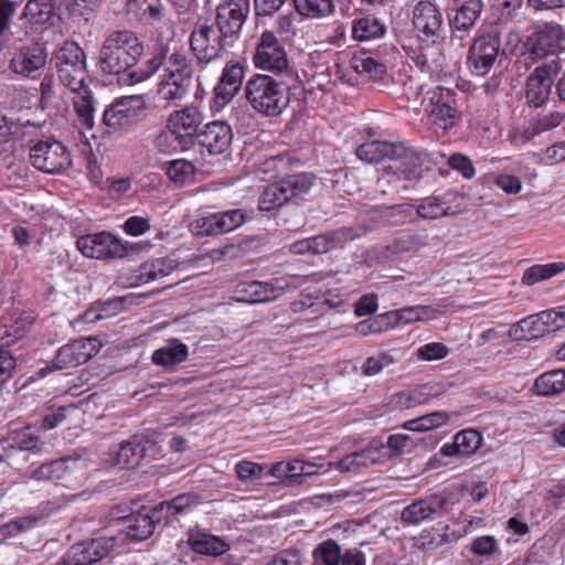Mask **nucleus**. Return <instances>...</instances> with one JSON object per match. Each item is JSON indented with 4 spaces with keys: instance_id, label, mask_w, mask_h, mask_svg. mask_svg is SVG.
Segmentation results:
<instances>
[{
    "instance_id": "nucleus-1",
    "label": "nucleus",
    "mask_w": 565,
    "mask_h": 565,
    "mask_svg": "<svg viewBox=\"0 0 565 565\" xmlns=\"http://www.w3.org/2000/svg\"><path fill=\"white\" fill-rule=\"evenodd\" d=\"M168 53V45L160 44L151 58L134 70L143 55V44L137 34L129 30L111 31L104 40L98 63L103 73L121 75L120 83L135 85L149 79L157 73Z\"/></svg>"
},
{
    "instance_id": "nucleus-2",
    "label": "nucleus",
    "mask_w": 565,
    "mask_h": 565,
    "mask_svg": "<svg viewBox=\"0 0 565 565\" xmlns=\"http://www.w3.org/2000/svg\"><path fill=\"white\" fill-rule=\"evenodd\" d=\"M60 83L76 94L74 109L83 128L94 127V103L88 78L86 55L83 49L73 41H66L56 50L52 57Z\"/></svg>"
},
{
    "instance_id": "nucleus-3",
    "label": "nucleus",
    "mask_w": 565,
    "mask_h": 565,
    "mask_svg": "<svg viewBox=\"0 0 565 565\" xmlns=\"http://www.w3.org/2000/svg\"><path fill=\"white\" fill-rule=\"evenodd\" d=\"M244 96L255 111L266 117L280 116L290 104L289 86L267 74L250 76L245 83Z\"/></svg>"
},
{
    "instance_id": "nucleus-4",
    "label": "nucleus",
    "mask_w": 565,
    "mask_h": 565,
    "mask_svg": "<svg viewBox=\"0 0 565 565\" xmlns=\"http://www.w3.org/2000/svg\"><path fill=\"white\" fill-rule=\"evenodd\" d=\"M199 504V497L190 493L177 495L171 501L157 504L148 514H136L128 519L126 534L129 539L142 541L154 531L157 523H171L180 515L190 513Z\"/></svg>"
},
{
    "instance_id": "nucleus-5",
    "label": "nucleus",
    "mask_w": 565,
    "mask_h": 565,
    "mask_svg": "<svg viewBox=\"0 0 565 565\" xmlns=\"http://www.w3.org/2000/svg\"><path fill=\"white\" fill-rule=\"evenodd\" d=\"M161 67L157 97L167 105H178L190 94L193 86L192 62L181 52H168Z\"/></svg>"
},
{
    "instance_id": "nucleus-6",
    "label": "nucleus",
    "mask_w": 565,
    "mask_h": 565,
    "mask_svg": "<svg viewBox=\"0 0 565 565\" xmlns=\"http://www.w3.org/2000/svg\"><path fill=\"white\" fill-rule=\"evenodd\" d=\"M313 180V174L303 172L288 175L267 185L259 198V209L271 211L281 207L292 199L307 193L312 186Z\"/></svg>"
},
{
    "instance_id": "nucleus-7",
    "label": "nucleus",
    "mask_w": 565,
    "mask_h": 565,
    "mask_svg": "<svg viewBox=\"0 0 565 565\" xmlns=\"http://www.w3.org/2000/svg\"><path fill=\"white\" fill-rule=\"evenodd\" d=\"M230 39L209 24H198L190 35V49L199 66H205L226 54Z\"/></svg>"
},
{
    "instance_id": "nucleus-8",
    "label": "nucleus",
    "mask_w": 565,
    "mask_h": 565,
    "mask_svg": "<svg viewBox=\"0 0 565 565\" xmlns=\"http://www.w3.org/2000/svg\"><path fill=\"white\" fill-rule=\"evenodd\" d=\"M526 47L536 58L565 52V28L555 21L536 24L526 39Z\"/></svg>"
},
{
    "instance_id": "nucleus-9",
    "label": "nucleus",
    "mask_w": 565,
    "mask_h": 565,
    "mask_svg": "<svg viewBox=\"0 0 565 565\" xmlns=\"http://www.w3.org/2000/svg\"><path fill=\"white\" fill-rule=\"evenodd\" d=\"M455 95L451 89L440 86L426 92L422 105L425 106L435 126L449 129L456 125L459 111L456 106Z\"/></svg>"
},
{
    "instance_id": "nucleus-10",
    "label": "nucleus",
    "mask_w": 565,
    "mask_h": 565,
    "mask_svg": "<svg viewBox=\"0 0 565 565\" xmlns=\"http://www.w3.org/2000/svg\"><path fill=\"white\" fill-rule=\"evenodd\" d=\"M30 160L34 168L46 173H58L71 166L66 147L50 138L38 141L31 148Z\"/></svg>"
},
{
    "instance_id": "nucleus-11",
    "label": "nucleus",
    "mask_w": 565,
    "mask_h": 565,
    "mask_svg": "<svg viewBox=\"0 0 565 565\" xmlns=\"http://www.w3.org/2000/svg\"><path fill=\"white\" fill-rule=\"evenodd\" d=\"M42 445L29 428L10 433L0 441V461L20 468L29 460V452H39Z\"/></svg>"
},
{
    "instance_id": "nucleus-12",
    "label": "nucleus",
    "mask_w": 565,
    "mask_h": 565,
    "mask_svg": "<svg viewBox=\"0 0 565 565\" xmlns=\"http://www.w3.org/2000/svg\"><path fill=\"white\" fill-rule=\"evenodd\" d=\"M257 68L278 74H289V61L284 46L273 32L260 35L253 57Z\"/></svg>"
},
{
    "instance_id": "nucleus-13",
    "label": "nucleus",
    "mask_w": 565,
    "mask_h": 565,
    "mask_svg": "<svg viewBox=\"0 0 565 565\" xmlns=\"http://www.w3.org/2000/svg\"><path fill=\"white\" fill-rule=\"evenodd\" d=\"M76 246L88 258H122L128 253V247L119 238L108 232L81 236Z\"/></svg>"
},
{
    "instance_id": "nucleus-14",
    "label": "nucleus",
    "mask_w": 565,
    "mask_h": 565,
    "mask_svg": "<svg viewBox=\"0 0 565 565\" xmlns=\"http://www.w3.org/2000/svg\"><path fill=\"white\" fill-rule=\"evenodd\" d=\"M412 23L419 39L443 40V14L429 0L418 1L412 11Z\"/></svg>"
},
{
    "instance_id": "nucleus-15",
    "label": "nucleus",
    "mask_w": 565,
    "mask_h": 565,
    "mask_svg": "<svg viewBox=\"0 0 565 565\" xmlns=\"http://www.w3.org/2000/svg\"><path fill=\"white\" fill-rule=\"evenodd\" d=\"M559 62L554 60L539 65L526 79V99L534 107L544 105L552 93L553 78L559 73Z\"/></svg>"
},
{
    "instance_id": "nucleus-16",
    "label": "nucleus",
    "mask_w": 565,
    "mask_h": 565,
    "mask_svg": "<svg viewBox=\"0 0 565 565\" xmlns=\"http://www.w3.org/2000/svg\"><path fill=\"white\" fill-rule=\"evenodd\" d=\"M500 38L497 33L483 34L475 39L468 53V64L471 72L484 76L490 72L498 58Z\"/></svg>"
},
{
    "instance_id": "nucleus-17",
    "label": "nucleus",
    "mask_w": 565,
    "mask_h": 565,
    "mask_svg": "<svg viewBox=\"0 0 565 565\" xmlns=\"http://www.w3.org/2000/svg\"><path fill=\"white\" fill-rule=\"evenodd\" d=\"M249 12V0H224L216 10L215 22L220 33L230 40L237 36Z\"/></svg>"
},
{
    "instance_id": "nucleus-18",
    "label": "nucleus",
    "mask_w": 565,
    "mask_h": 565,
    "mask_svg": "<svg viewBox=\"0 0 565 565\" xmlns=\"http://www.w3.org/2000/svg\"><path fill=\"white\" fill-rule=\"evenodd\" d=\"M143 109L145 102L141 96H125L104 111L103 121L109 128L124 129L131 126Z\"/></svg>"
},
{
    "instance_id": "nucleus-19",
    "label": "nucleus",
    "mask_w": 565,
    "mask_h": 565,
    "mask_svg": "<svg viewBox=\"0 0 565 565\" xmlns=\"http://www.w3.org/2000/svg\"><path fill=\"white\" fill-rule=\"evenodd\" d=\"M115 546L114 537H99L74 544L63 557L64 565H92L103 559Z\"/></svg>"
},
{
    "instance_id": "nucleus-20",
    "label": "nucleus",
    "mask_w": 565,
    "mask_h": 565,
    "mask_svg": "<svg viewBox=\"0 0 565 565\" xmlns=\"http://www.w3.org/2000/svg\"><path fill=\"white\" fill-rule=\"evenodd\" d=\"M565 328V307L557 310H547L539 315L522 319L516 326L510 329V335L518 332L519 329L527 331L530 338H537L545 333L556 332Z\"/></svg>"
},
{
    "instance_id": "nucleus-21",
    "label": "nucleus",
    "mask_w": 565,
    "mask_h": 565,
    "mask_svg": "<svg viewBox=\"0 0 565 565\" xmlns=\"http://www.w3.org/2000/svg\"><path fill=\"white\" fill-rule=\"evenodd\" d=\"M99 349L100 343L96 338L76 340L57 351L53 361L54 367L62 370L78 366L95 356Z\"/></svg>"
},
{
    "instance_id": "nucleus-22",
    "label": "nucleus",
    "mask_w": 565,
    "mask_h": 565,
    "mask_svg": "<svg viewBox=\"0 0 565 565\" xmlns=\"http://www.w3.org/2000/svg\"><path fill=\"white\" fill-rule=\"evenodd\" d=\"M449 505V500L443 493L418 499L404 508L401 520L405 524H418L423 521L443 515Z\"/></svg>"
},
{
    "instance_id": "nucleus-23",
    "label": "nucleus",
    "mask_w": 565,
    "mask_h": 565,
    "mask_svg": "<svg viewBox=\"0 0 565 565\" xmlns=\"http://www.w3.org/2000/svg\"><path fill=\"white\" fill-rule=\"evenodd\" d=\"M244 222L245 216L241 210H231L195 220L192 230L196 235H221L237 228Z\"/></svg>"
},
{
    "instance_id": "nucleus-24",
    "label": "nucleus",
    "mask_w": 565,
    "mask_h": 565,
    "mask_svg": "<svg viewBox=\"0 0 565 565\" xmlns=\"http://www.w3.org/2000/svg\"><path fill=\"white\" fill-rule=\"evenodd\" d=\"M160 448L153 440L134 439L120 446L117 452V465L121 468L134 469L143 461H150L159 455Z\"/></svg>"
},
{
    "instance_id": "nucleus-25",
    "label": "nucleus",
    "mask_w": 565,
    "mask_h": 565,
    "mask_svg": "<svg viewBox=\"0 0 565 565\" xmlns=\"http://www.w3.org/2000/svg\"><path fill=\"white\" fill-rule=\"evenodd\" d=\"M199 143L210 154L224 153L232 145V127L223 120H215L206 124L198 134Z\"/></svg>"
},
{
    "instance_id": "nucleus-26",
    "label": "nucleus",
    "mask_w": 565,
    "mask_h": 565,
    "mask_svg": "<svg viewBox=\"0 0 565 565\" xmlns=\"http://www.w3.org/2000/svg\"><path fill=\"white\" fill-rule=\"evenodd\" d=\"M203 120L202 113L194 106H186L170 114L168 128L181 134V141L191 145L193 137L200 131L199 126Z\"/></svg>"
},
{
    "instance_id": "nucleus-27",
    "label": "nucleus",
    "mask_w": 565,
    "mask_h": 565,
    "mask_svg": "<svg viewBox=\"0 0 565 565\" xmlns=\"http://www.w3.org/2000/svg\"><path fill=\"white\" fill-rule=\"evenodd\" d=\"M387 169L392 170L393 177L397 179L417 180L422 177V158L415 150L401 143Z\"/></svg>"
},
{
    "instance_id": "nucleus-28",
    "label": "nucleus",
    "mask_w": 565,
    "mask_h": 565,
    "mask_svg": "<svg viewBox=\"0 0 565 565\" xmlns=\"http://www.w3.org/2000/svg\"><path fill=\"white\" fill-rule=\"evenodd\" d=\"M46 63V51L42 44L21 47L12 57L10 68L24 76L42 68Z\"/></svg>"
},
{
    "instance_id": "nucleus-29",
    "label": "nucleus",
    "mask_w": 565,
    "mask_h": 565,
    "mask_svg": "<svg viewBox=\"0 0 565 565\" xmlns=\"http://www.w3.org/2000/svg\"><path fill=\"white\" fill-rule=\"evenodd\" d=\"M413 61L423 73L430 77H440L445 72L446 58L439 42L431 41L430 44L422 46Z\"/></svg>"
},
{
    "instance_id": "nucleus-30",
    "label": "nucleus",
    "mask_w": 565,
    "mask_h": 565,
    "mask_svg": "<svg viewBox=\"0 0 565 565\" xmlns=\"http://www.w3.org/2000/svg\"><path fill=\"white\" fill-rule=\"evenodd\" d=\"M388 458L384 445H370L361 451L350 454L338 462V468L342 471H354L361 467L383 462Z\"/></svg>"
},
{
    "instance_id": "nucleus-31",
    "label": "nucleus",
    "mask_w": 565,
    "mask_h": 565,
    "mask_svg": "<svg viewBox=\"0 0 565 565\" xmlns=\"http://www.w3.org/2000/svg\"><path fill=\"white\" fill-rule=\"evenodd\" d=\"M244 67L237 62L226 63L222 76L214 88L217 99L230 102L243 84Z\"/></svg>"
},
{
    "instance_id": "nucleus-32",
    "label": "nucleus",
    "mask_w": 565,
    "mask_h": 565,
    "mask_svg": "<svg viewBox=\"0 0 565 565\" xmlns=\"http://www.w3.org/2000/svg\"><path fill=\"white\" fill-rule=\"evenodd\" d=\"M163 7L161 0H128L126 12L130 20L143 25H152L162 17Z\"/></svg>"
},
{
    "instance_id": "nucleus-33",
    "label": "nucleus",
    "mask_w": 565,
    "mask_h": 565,
    "mask_svg": "<svg viewBox=\"0 0 565 565\" xmlns=\"http://www.w3.org/2000/svg\"><path fill=\"white\" fill-rule=\"evenodd\" d=\"M482 444V437L475 429H463L454 437V443L445 444L440 452L444 456L467 457L475 454Z\"/></svg>"
},
{
    "instance_id": "nucleus-34",
    "label": "nucleus",
    "mask_w": 565,
    "mask_h": 565,
    "mask_svg": "<svg viewBox=\"0 0 565 565\" xmlns=\"http://www.w3.org/2000/svg\"><path fill=\"white\" fill-rule=\"evenodd\" d=\"M483 9L481 0H457L454 14L450 15V25L458 31L470 30L479 19Z\"/></svg>"
},
{
    "instance_id": "nucleus-35",
    "label": "nucleus",
    "mask_w": 565,
    "mask_h": 565,
    "mask_svg": "<svg viewBox=\"0 0 565 565\" xmlns=\"http://www.w3.org/2000/svg\"><path fill=\"white\" fill-rule=\"evenodd\" d=\"M22 335L20 329L18 327H10V329L4 326L0 328V340L3 343L0 345V384L4 383L12 375L13 370L17 365V360L9 351L4 348V345H9L14 342L15 339Z\"/></svg>"
},
{
    "instance_id": "nucleus-36",
    "label": "nucleus",
    "mask_w": 565,
    "mask_h": 565,
    "mask_svg": "<svg viewBox=\"0 0 565 565\" xmlns=\"http://www.w3.org/2000/svg\"><path fill=\"white\" fill-rule=\"evenodd\" d=\"M188 354L189 349L186 344L178 339H171L166 345L153 352L152 362L157 365L173 369L175 365L184 362Z\"/></svg>"
},
{
    "instance_id": "nucleus-37",
    "label": "nucleus",
    "mask_w": 565,
    "mask_h": 565,
    "mask_svg": "<svg viewBox=\"0 0 565 565\" xmlns=\"http://www.w3.org/2000/svg\"><path fill=\"white\" fill-rule=\"evenodd\" d=\"M399 145L401 143L373 140L359 146L356 149V156L359 159L367 163L380 162L384 159H390L392 161Z\"/></svg>"
},
{
    "instance_id": "nucleus-38",
    "label": "nucleus",
    "mask_w": 565,
    "mask_h": 565,
    "mask_svg": "<svg viewBox=\"0 0 565 565\" xmlns=\"http://www.w3.org/2000/svg\"><path fill=\"white\" fill-rule=\"evenodd\" d=\"M351 67L370 79H382L386 74L384 64L376 61L369 52L354 53L350 61Z\"/></svg>"
},
{
    "instance_id": "nucleus-39",
    "label": "nucleus",
    "mask_w": 565,
    "mask_h": 565,
    "mask_svg": "<svg viewBox=\"0 0 565 565\" xmlns=\"http://www.w3.org/2000/svg\"><path fill=\"white\" fill-rule=\"evenodd\" d=\"M384 23L372 15L362 17L352 22V36L356 41H370L384 35Z\"/></svg>"
},
{
    "instance_id": "nucleus-40",
    "label": "nucleus",
    "mask_w": 565,
    "mask_h": 565,
    "mask_svg": "<svg viewBox=\"0 0 565 565\" xmlns=\"http://www.w3.org/2000/svg\"><path fill=\"white\" fill-rule=\"evenodd\" d=\"M189 541L195 553L207 556H218L228 550V545L223 540L206 533L192 535Z\"/></svg>"
},
{
    "instance_id": "nucleus-41",
    "label": "nucleus",
    "mask_w": 565,
    "mask_h": 565,
    "mask_svg": "<svg viewBox=\"0 0 565 565\" xmlns=\"http://www.w3.org/2000/svg\"><path fill=\"white\" fill-rule=\"evenodd\" d=\"M434 395L436 394L433 393L431 386L423 385L411 391L396 393L392 397V403L398 408L407 409L427 403Z\"/></svg>"
},
{
    "instance_id": "nucleus-42",
    "label": "nucleus",
    "mask_w": 565,
    "mask_h": 565,
    "mask_svg": "<svg viewBox=\"0 0 565 565\" xmlns=\"http://www.w3.org/2000/svg\"><path fill=\"white\" fill-rule=\"evenodd\" d=\"M536 394L542 396L556 395L565 391V371L553 370L542 374L534 383Z\"/></svg>"
},
{
    "instance_id": "nucleus-43",
    "label": "nucleus",
    "mask_w": 565,
    "mask_h": 565,
    "mask_svg": "<svg viewBox=\"0 0 565 565\" xmlns=\"http://www.w3.org/2000/svg\"><path fill=\"white\" fill-rule=\"evenodd\" d=\"M70 461L74 465L77 463V460H72L70 458H60L45 462L32 472L31 478L38 481H53L61 479L68 470L72 469V467L67 465Z\"/></svg>"
},
{
    "instance_id": "nucleus-44",
    "label": "nucleus",
    "mask_w": 565,
    "mask_h": 565,
    "mask_svg": "<svg viewBox=\"0 0 565 565\" xmlns=\"http://www.w3.org/2000/svg\"><path fill=\"white\" fill-rule=\"evenodd\" d=\"M175 268L172 260L159 258L150 263H146L140 266L139 280L142 284H147L153 280L161 279L170 275Z\"/></svg>"
},
{
    "instance_id": "nucleus-45",
    "label": "nucleus",
    "mask_w": 565,
    "mask_h": 565,
    "mask_svg": "<svg viewBox=\"0 0 565 565\" xmlns=\"http://www.w3.org/2000/svg\"><path fill=\"white\" fill-rule=\"evenodd\" d=\"M564 269V263L534 265L524 271L522 282L527 286H532L542 280L548 279L558 273H562Z\"/></svg>"
},
{
    "instance_id": "nucleus-46",
    "label": "nucleus",
    "mask_w": 565,
    "mask_h": 565,
    "mask_svg": "<svg viewBox=\"0 0 565 565\" xmlns=\"http://www.w3.org/2000/svg\"><path fill=\"white\" fill-rule=\"evenodd\" d=\"M341 550L333 540L320 543L313 551V565H340Z\"/></svg>"
},
{
    "instance_id": "nucleus-47",
    "label": "nucleus",
    "mask_w": 565,
    "mask_h": 565,
    "mask_svg": "<svg viewBox=\"0 0 565 565\" xmlns=\"http://www.w3.org/2000/svg\"><path fill=\"white\" fill-rule=\"evenodd\" d=\"M418 216L423 218L436 220L439 217L452 215L456 212L450 211V206L440 198L425 199L417 207Z\"/></svg>"
},
{
    "instance_id": "nucleus-48",
    "label": "nucleus",
    "mask_w": 565,
    "mask_h": 565,
    "mask_svg": "<svg viewBox=\"0 0 565 565\" xmlns=\"http://www.w3.org/2000/svg\"><path fill=\"white\" fill-rule=\"evenodd\" d=\"M294 6L303 17L318 18L333 12L331 0H294Z\"/></svg>"
},
{
    "instance_id": "nucleus-49",
    "label": "nucleus",
    "mask_w": 565,
    "mask_h": 565,
    "mask_svg": "<svg viewBox=\"0 0 565 565\" xmlns=\"http://www.w3.org/2000/svg\"><path fill=\"white\" fill-rule=\"evenodd\" d=\"M449 415L445 412H434L418 418L407 420L404 428L413 431H426L437 428L448 422Z\"/></svg>"
},
{
    "instance_id": "nucleus-50",
    "label": "nucleus",
    "mask_w": 565,
    "mask_h": 565,
    "mask_svg": "<svg viewBox=\"0 0 565 565\" xmlns=\"http://www.w3.org/2000/svg\"><path fill=\"white\" fill-rule=\"evenodd\" d=\"M195 168L186 160H174L170 162L167 174L178 186H183L193 180Z\"/></svg>"
},
{
    "instance_id": "nucleus-51",
    "label": "nucleus",
    "mask_w": 565,
    "mask_h": 565,
    "mask_svg": "<svg viewBox=\"0 0 565 565\" xmlns=\"http://www.w3.org/2000/svg\"><path fill=\"white\" fill-rule=\"evenodd\" d=\"M246 290L249 292L248 301L250 302H267L279 297L276 280L271 282L252 281L247 285Z\"/></svg>"
},
{
    "instance_id": "nucleus-52",
    "label": "nucleus",
    "mask_w": 565,
    "mask_h": 565,
    "mask_svg": "<svg viewBox=\"0 0 565 565\" xmlns=\"http://www.w3.org/2000/svg\"><path fill=\"white\" fill-rule=\"evenodd\" d=\"M38 522L35 516L18 518L9 523L0 525V543L14 537L22 532L32 529Z\"/></svg>"
},
{
    "instance_id": "nucleus-53",
    "label": "nucleus",
    "mask_w": 565,
    "mask_h": 565,
    "mask_svg": "<svg viewBox=\"0 0 565 565\" xmlns=\"http://www.w3.org/2000/svg\"><path fill=\"white\" fill-rule=\"evenodd\" d=\"M156 147L166 153L175 152L179 149H185L190 145L181 141V134L175 132L173 129L160 132L156 138Z\"/></svg>"
},
{
    "instance_id": "nucleus-54",
    "label": "nucleus",
    "mask_w": 565,
    "mask_h": 565,
    "mask_svg": "<svg viewBox=\"0 0 565 565\" xmlns=\"http://www.w3.org/2000/svg\"><path fill=\"white\" fill-rule=\"evenodd\" d=\"M321 279L320 274H312L309 276L289 275L280 278H276V288H278L279 296L288 289H297L302 285L313 281L317 282Z\"/></svg>"
},
{
    "instance_id": "nucleus-55",
    "label": "nucleus",
    "mask_w": 565,
    "mask_h": 565,
    "mask_svg": "<svg viewBox=\"0 0 565 565\" xmlns=\"http://www.w3.org/2000/svg\"><path fill=\"white\" fill-rule=\"evenodd\" d=\"M264 467L259 463L243 460L235 466L237 478L243 482H250L262 478Z\"/></svg>"
},
{
    "instance_id": "nucleus-56",
    "label": "nucleus",
    "mask_w": 565,
    "mask_h": 565,
    "mask_svg": "<svg viewBox=\"0 0 565 565\" xmlns=\"http://www.w3.org/2000/svg\"><path fill=\"white\" fill-rule=\"evenodd\" d=\"M311 254H324L333 249L340 242V233L322 234L309 237Z\"/></svg>"
},
{
    "instance_id": "nucleus-57",
    "label": "nucleus",
    "mask_w": 565,
    "mask_h": 565,
    "mask_svg": "<svg viewBox=\"0 0 565 565\" xmlns=\"http://www.w3.org/2000/svg\"><path fill=\"white\" fill-rule=\"evenodd\" d=\"M41 99L40 106L42 109L50 107L57 108L56 94L54 89V77L53 75H45L40 85Z\"/></svg>"
},
{
    "instance_id": "nucleus-58",
    "label": "nucleus",
    "mask_w": 565,
    "mask_h": 565,
    "mask_svg": "<svg viewBox=\"0 0 565 565\" xmlns=\"http://www.w3.org/2000/svg\"><path fill=\"white\" fill-rule=\"evenodd\" d=\"M394 363L393 358L387 353H381L375 356L366 359L362 366L364 375L372 376L379 374L384 367L390 366Z\"/></svg>"
},
{
    "instance_id": "nucleus-59",
    "label": "nucleus",
    "mask_w": 565,
    "mask_h": 565,
    "mask_svg": "<svg viewBox=\"0 0 565 565\" xmlns=\"http://www.w3.org/2000/svg\"><path fill=\"white\" fill-rule=\"evenodd\" d=\"M447 354V347L440 342H431L417 349V356L424 361L441 360Z\"/></svg>"
},
{
    "instance_id": "nucleus-60",
    "label": "nucleus",
    "mask_w": 565,
    "mask_h": 565,
    "mask_svg": "<svg viewBox=\"0 0 565 565\" xmlns=\"http://www.w3.org/2000/svg\"><path fill=\"white\" fill-rule=\"evenodd\" d=\"M298 459L292 461H278L270 467V475L277 479H295L298 477Z\"/></svg>"
},
{
    "instance_id": "nucleus-61",
    "label": "nucleus",
    "mask_w": 565,
    "mask_h": 565,
    "mask_svg": "<svg viewBox=\"0 0 565 565\" xmlns=\"http://www.w3.org/2000/svg\"><path fill=\"white\" fill-rule=\"evenodd\" d=\"M51 0H30L25 6V15L35 19L36 21L43 20L49 17L52 11Z\"/></svg>"
},
{
    "instance_id": "nucleus-62",
    "label": "nucleus",
    "mask_w": 565,
    "mask_h": 565,
    "mask_svg": "<svg viewBox=\"0 0 565 565\" xmlns=\"http://www.w3.org/2000/svg\"><path fill=\"white\" fill-rule=\"evenodd\" d=\"M150 230V222L146 217L130 216L124 224V231L131 236H139Z\"/></svg>"
},
{
    "instance_id": "nucleus-63",
    "label": "nucleus",
    "mask_w": 565,
    "mask_h": 565,
    "mask_svg": "<svg viewBox=\"0 0 565 565\" xmlns=\"http://www.w3.org/2000/svg\"><path fill=\"white\" fill-rule=\"evenodd\" d=\"M565 115L561 111H552L545 115L537 117L535 121L536 129L542 131H546L553 128L558 127L564 120Z\"/></svg>"
},
{
    "instance_id": "nucleus-64",
    "label": "nucleus",
    "mask_w": 565,
    "mask_h": 565,
    "mask_svg": "<svg viewBox=\"0 0 565 565\" xmlns=\"http://www.w3.org/2000/svg\"><path fill=\"white\" fill-rule=\"evenodd\" d=\"M448 163L452 169L460 171L467 179H470L475 175V168L470 159L461 153L452 154L448 159Z\"/></svg>"
}]
</instances>
